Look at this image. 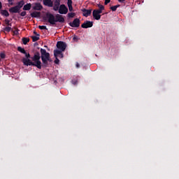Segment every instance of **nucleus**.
<instances>
[{"instance_id":"nucleus-13","label":"nucleus","mask_w":179,"mask_h":179,"mask_svg":"<svg viewBox=\"0 0 179 179\" xmlns=\"http://www.w3.org/2000/svg\"><path fill=\"white\" fill-rule=\"evenodd\" d=\"M41 15V13L37 12V11H35L31 13V16L32 17H40Z\"/></svg>"},{"instance_id":"nucleus-14","label":"nucleus","mask_w":179,"mask_h":179,"mask_svg":"<svg viewBox=\"0 0 179 179\" xmlns=\"http://www.w3.org/2000/svg\"><path fill=\"white\" fill-rule=\"evenodd\" d=\"M24 5V1L22 0V1H19L17 3V5L15 6H17V8L20 10V9H22V8H23Z\"/></svg>"},{"instance_id":"nucleus-29","label":"nucleus","mask_w":179,"mask_h":179,"mask_svg":"<svg viewBox=\"0 0 179 179\" xmlns=\"http://www.w3.org/2000/svg\"><path fill=\"white\" fill-rule=\"evenodd\" d=\"M15 30L13 31L14 34H15L16 36H17V34H19V29L17 28H15Z\"/></svg>"},{"instance_id":"nucleus-35","label":"nucleus","mask_w":179,"mask_h":179,"mask_svg":"<svg viewBox=\"0 0 179 179\" xmlns=\"http://www.w3.org/2000/svg\"><path fill=\"white\" fill-rule=\"evenodd\" d=\"M58 57L59 58H64V54H62V52H61V54H58Z\"/></svg>"},{"instance_id":"nucleus-17","label":"nucleus","mask_w":179,"mask_h":179,"mask_svg":"<svg viewBox=\"0 0 179 179\" xmlns=\"http://www.w3.org/2000/svg\"><path fill=\"white\" fill-rule=\"evenodd\" d=\"M1 15L3 16H6V17H8L9 16V12L6 10H1Z\"/></svg>"},{"instance_id":"nucleus-16","label":"nucleus","mask_w":179,"mask_h":179,"mask_svg":"<svg viewBox=\"0 0 179 179\" xmlns=\"http://www.w3.org/2000/svg\"><path fill=\"white\" fill-rule=\"evenodd\" d=\"M32 41L36 43V41H38L40 40V34H36V36H31Z\"/></svg>"},{"instance_id":"nucleus-39","label":"nucleus","mask_w":179,"mask_h":179,"mask_svg":"<svg viewBox=\"0 0 179 179\" xmlns=\"http://www.w3.org/2000/svg\"><path fill=\"white\" fill-rule=\"evenodd\" d=\"M0 9H2V3L0 1Z\"/></svg>"},{"instance_id":"nucleus-34","label":"nucleus","mask_w":179,"mask_h":179,"mask_svg":"<svg viewBox=\"0 0 179 179\" xmlns=\"http://www.w3.org/2000/svg\"><path fill=\"white\" fill-rule=\"evenodd\" d=\"M73 41H78V36H74L73 37Z\"/></svg>"},{"instance_id":"nucleus-28","label":"nucleus","mask_w":179,"mask_h":179,"mask_svg":"<svg viewBox=\"0 0 179 179\" xmlns=\"http://www.w3.org/2000/svg\"><path fill=\"white\" fill-rule=\"evenodd\" d=\"M96 10L100 12V13H103V10H104V6H101L99 9Z\"/></svg>"},{"instance_id":"nucleus-43","label":"nucleus","mask_w":179,"mask_h":179,"mask_svg":"<svg viewBox=\"0 0 179 179\" xmlns=\"http://www.w3.org/2000/svg\"><path fill=\"white\" fill-rule=\"evenodd\" d=\"M0 62H1V59H0Z\"/></svg>"},{"instance_id":"nucleus-21","label":"nucleus","mask_w":179,"mask_h":179,"mask_svg":"<svg viewBox=\"0 0 179 179\" xmlns=\"http://www.w3.org/2000/svg\"><path fill=\"white\" fill-rule=\"evenodd\" d=\"M117 8H120V5L113 6L110 7V9H111V10H113V12H115V10H117Z\"/></svg>"},{"instance_id":"nucleus-20","label":"nucleus","mask_w":179,"mask_h":179,"mask_svg":"<svg viewBox=\"0 0 179 179\" xmlns=\"http://www.w3.org/2000/svg\"><path fill=\"white\" fill-rule=\"evenodd\" d=\"M4 22L7 27H12V23H10V20L6 19Z\"/></svg>"},{"instance_id":"nucleus-9","label":"nucleus","mask_w":179,"mask_h":179,"mask_svg":"<svg viewBox=\"0 0 179 179\" xmlns=\"http://www.w3.org/2000/svg\"><path fill=\"white\" fill-rule=\"evenodd\" d=\"M82 12L83 16H85V17H88V16H90V15H92V9L87 10L86 8H83L82 10Z\"/></svg>"},{"instance_id":"nucleus-7","label":"nucleus","mask_w":179,"mask_h":179,"mask_svg":"<svg viewBox=\"0 0 179 179\" xmlns=\"http://www.w3.org/2000/svg\"><path fill=\"white\" fill-rule=\"evenodd\" d=\"M81 27L83 29H89V27H93V22L87 20L82 24Z\"/></svg>"},{"instance_id":"nucleus-32","label":"nucleus","mask_w":179,"mask_h":179,"mask_svg":"<svg viewBox=\"0 0 179 179\" xmlns=\"http://www.w3.org/2000/svg\"><path fill=\"white\" fill-rule=\"evenodd\" d=\"M67 5H68V6L72 5V0H68V1H67Z\"/></svg>"},{"instance_id":"nucleus-33","label":"nucleus","mask_w":179,"mask_h":179,"mask_svg":"<svg viewBox=\"0 0 179 179\" xmlns=\"http://www.w3.org/2000/svg\"><path fill=\"white\" fill-rule=\"evenodd\" d=\"M20 16H26V11H22L21 13H20Z\"/></svg>"},{"instance_id":"nucleus-12","label":"nucleus","mask_w":179,"mask_h":179,"mask_svg":"<svg viewBox=\"0 0 179 179\" xmlns=\"http://www.w3.org/2000/svg\"><path fill=\"white\" fill-rule=\"evenodd\" d=\"M33 9L34 10H41L43 9V6L40 3H36L33 7Z\"/></svg>"},{"instance_id":"nucleus-31","label":"nucleus","mask_w":179,"mask_h":179,"mask_svg":"<svg viewBox=\"0 0 179 179\" xmlns=\"http://www.w3.org/2000/svg\"><path fill=\"white\" fill-rule=\"evenodd\" d=\"M110 1L111 0H105L104 5H108V3H110Z\"/></svg>"},{"instance_id":"nucleus-42","label":"nucleus","mask_w":179,"mask_h":179,"mask_svg":"<svg viewBox=\"0 0 179 179\" xmlns=\"http://www.w3.org/2000/svg\"><path fill=\"white\" fill-rule=\"evenodd\" d=\"M73 85H76V83H78V81L73 82V80L72 81Z\"/></svg>"},{"instance_id":"nucleus-5","label":"nucleus","mask_w":179,"mask_h":179,"mask_svg":"<svg viewBox=\"0 0 179 179\" xmlns=\"http://www.w3.org/2000/svg\"><path fill=\"white\" fill-rule=\"evenodd\" d=\"M69 24L71 27L78 28L80 26V20L79 18H76L72 22H69Z\"/></svg>"},{"instance_id":"nucleus-11","label":"nucleus","mask_w":179,"mask_h":179,"mask_svg":"<svg viewBox=\"0 0 179 179\" xmlns=\"http://www.w3.org/2000/svg\"><path fill=\"white\" fill-rule=\"evenodd\" d=\"M9 12L10 13H20V10L15 6L9 8Z\"/></svg>"},{"instance_id":"nucleus-1","label":"nucleus","mask_w":179,"mask_h":179,"mask_svg":"<svg viewBox=\"0 0 179 179\" xmlns=\"http://www.w3.org/2000/svg\"><path fill=\"white\" fill-rule=\"evenodd\" d=\"M31 59L24 57L22 58V64L25 66H36L38 69H41L42 68H48V62H51L50 53L43 48H41V55L40 52H35Z\"/></svg>"},{"instance_id":"nucleus-6","label":"nucleus","mask_w":179,"mask_h":179,"mask_svg":"<svg viewBox=\"0 0 179 179\" xmlns=\"http://www.w3.org/2000/svg\"><path fill=\"white\" fill-rule=\"evenodd\" d=\"M101 14L100 11H97V10H94L92 12V16L95 20H100V19H101Z\"/></svg>"},{"instance_id":"nucleus-26","label":"nucleus","mask_w":179,"mask_h":179,"mask_svg":"<svg viewBox=\"0 0 179 179\" xmlns=\"http://www.w3.org/2000/svg\"><path fill=\"white\" fill-rule=\"evenodd\" d=\"M55 64H59V59L58 58V55H57V56H55Z\"/></svg>"},{"instance_id":"nucleus-40","label":"nucleus","mask_w":179,"mask_h":179,"mask_svg":"<svg viewBox=\"0 0 179 179\" xmlns=\"http://www.w3.org/2000/svg\"><path fill=\"white\" fill-rule=\"evenodd\" d=\"M98 8H100L101 6H103L101 4H97Z\"/></svg>"},{"instance_id":"nucleus-4","label":"nucleus","mask_w":179,"mask_h":179,"mask_svg":"<svg viewBox=\"0 0 179 179\" xmlns=\"http://www.w3.org/2000/svg\"><path fill=\"white\" fill-rule=\"evenodd\" d=\"M58 10L60 15H66L68 13V8L66 6H65V4L60 5Z\"/></svg>"},{"instance_id":"nucleus-8","label":"nucleus","mask_w":179,"mask_h":179,"mask_svg":"<svg viewBox=\"0 0 179 179\" xmlns=\"http://www.w3.org/2000/svg\"><path fill=\"white\" fill-rule=\"evenodd\" d=\"M43 5L45 6H48V8H52L54 6V1L52 0H43Z\"/></svg>"},{"instance_id":"nucleus-27","label":"nucleus","mask_w":179,"mask_h":179,"mask_svg":"<svg viewBox=\"0 0 179 179\" xmlns=\"http://www.w3.org/2000/svg\"><path fill=\"white\" fill-rule=\"evenodd\" d=\"M67 16L68 17H75V13H69Z\"/></svg>"},{"instance_id":"nucleus-18","label":"nucleus","mask_w":179,"mask_h":179,"mask_svg":"<svg viewBox=\"0 0 179 179\" xmlns=\"http://www.w3.org/2000/svg\"><path fill=\"white\" fill-rule=\"evenodd\" d=\"M17 51H19V52H21V54H26V50H24V48L20 46L17 47Z\"/></svg>"},{"instance_id":"nucleus-15","label":"nucleus","mask_w":179,"mask_h":179,"mask_svg":"<svg viewBox=\"0 0 179 179\" xmlns=\"http://www.w3.org/2000/svg\"><path fill=\"white\" fill-rule=\"evenodd\" d=\"M30 9H31V3H27L23 7V10H30Z\"/></svg>"},{"instance_id":"nucleus-38","label":"nucleus","mask_w":179,"mask_h":179,"mask_svg":"<svg viewBox=\"0 0 179 179\" xmlns=\"http://www.w3.org/2000/svg\"><path fill=\"white\" fill-rule=\"evenodd\" d=\"M118 2H121L122 3H124V2H125V0H118Z\"/></svg>"},{"instance_id":"nucleus-24","label":"nucleus","mask_w":179,"mask_h":179,"mask_svg":"<svg viewBox=\"0 0 179 179\" xmlns=\"http://www.w3.org/2000/svg\"><path fill=\"white\" fill-rule=\"evenodd\" d=\"M0 57L1 59H5L6 58V55L5 54V52H1L0 53Z\"/></svg>"},{"instance_id":"nucleus-36","label":"nucleus","mask_w":179,"mask_h":179,"mask_svg":"<svg viewBox=\"0 0 179 179\" xmlns=\"http://www.w3.org/2000/svg\"><path fill=\"white\" fill-rule=\"evenodd\" d=\"M9 2L10 5H13V0H8Z\"/></svg>"},{"instance_id":"nucleus-3","label":"nucleus","mask_w":179,"mask_h":179,"mask_svg":"<svg viewBox=\"0 0 179 179\" xmlns=\"http://www.w3.org/2000/svg\"><path fill=\"white\" fill-rule=\"evenodd\" d=\"M57 48H58V50H54V57H57L58 54H61V52H64V51L66 50V43L64 41H58L57 43Z\"/></svg>"},{"instance_id":"nucleus-23","label":"nucleus","mask_w":179,"mask_h":179,"mask_svg":"<svg viewBox=\"0 0 179 179\" xmlns=\"http://www.w3.org/2000/svg\"><path fill=\"white\" fill-rule=\"evenodd\" d=\"M38 29H40V30H48V29H47V27L44 25H39Z\"/></svg>"},{"instance_id":"nucleus-10","label":"nucleus","mask_w":179,"mask_h":179,"mask_svg":"<svg viewBox=\"0 0 179 179\" xmlns=\"http://www.w3.org/2000/svg\"><path fill=\"white\" fill-rule=\"evenodd\" d=\"M59 5H61V0H55L53 6V10H58L59 9Z\"/></svg>"},{"instance_id":"nucleus-30","label":"nucleus","mask_w":179,"mask_h":179,"mask_svg":"<svg viewBox=\"0 0 179 179\" xmlns=\"http://www.w3.org/2000/svg\"><path fill=\"white\" fill-rule=\"evenodd\" d=\"M69 6V10L70 12H72V10H73V7H72V5L68 6Z\"/></svg>"},{"instance_id":"nucleus-22","label":"nucleus","mask_w":179,"mask_h":179,"mask_svg":"<svg viewBox=\"0 0 179 179\" xmlns=\"http://www.w3.org/2000/svg\"><path fill=\"white\" fill-rule=\"evenodd\" d=\"M3 30L5 31H7V33H9L12 30V27H6Z\"/></svg>"},{"instance_id":"nucleus-37","label":"nucleus","mask_w":179,"mask_h":179,"mask_svg":"<svg viewBox=\"0 0 179 179\" xmlns=\"http://www.w3.org/2000/svg\"><path fill=\"white\" fill-rule=\"evenodd\" d=\"M76 66V68H80V64H79V63L77 62Z\"/></svg>"},{"instance_id":"nucleus-41","label":"nucleus","mask_w":179,"mask_h":179,"mask_svg":"<svg viewBox=\"0 0 179 179\" xmlns=\"http://www.w3.org/2000/svg\"><path fill=\"white\" fill-rule=\"evenodd\" d=\"M34 34H35V36H37V34H37V32L36 31H34Z\"/></svg>"},{"instance_id":"nucleus-25","label":"nucleus","mask_w":179,"mask_h":179,"mask_svg":"<svg viewBox=\"0 0 179 179\" xmlns=\"http://www.w3.org/2000/svg\"><path fill=\"white\" fill-rule=\"evenodd\" d=\"M25 55V59H29V58H31V57L30 56V53H27V52H25V53H24Z\"/></svg>"},{"instance_id":"nucleus-19","label":"nucleus","mask_w":179,"mask_h":179,"mask_svg":"<svg viewBox=\"0 0 179 179\" xmlns=\"http://www.w3.org/2000/svg\"><path fill=\"white\" fill-rule=\"evenodd\" d=\"M22 43L24 45H26L27 44V43H29V41H30V38H22Z\"/></svg>"},{"instance_id":"nucleus-2","label":"nucleus","mask_w":179,"mask_h":179,"mask_svg":"<svg viewBox=\"0 0 179 179\" xmlns=\"http://www.w3.org/2000/svg\"><path fill=\"white\" fill-rule=\"evenodd\" d=\"M43 22H47L50 23L51 26H55L56 23H65V18L62 15L57 14L55 17L54 14L51 13H46L45 15L43 17Z\"/></svg>"}]
</instances>
